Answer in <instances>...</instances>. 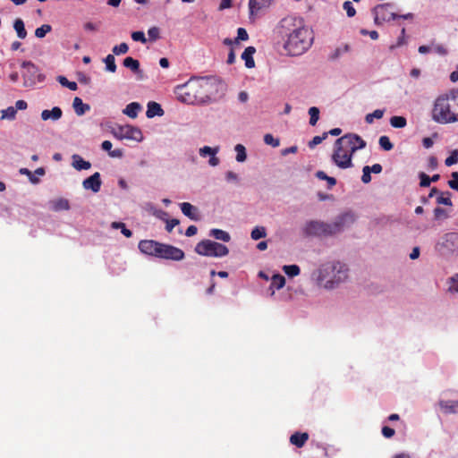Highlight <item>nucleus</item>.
<instances>
[{
    "instance_id": "obj_1",
    "label": "nucleus",
    "mask_w": 458,
    "mask_h": 458,
    "mask_svg": "<svg viewBox=\"0 0 458 458\" xmlns=\"http://www.w3.org/2000/svg\"><path fill=\"white\" fill-rule=\"evenodd\" d=\"M281 27L286 38L284 47L290 55H301L312 46L313 31L305 25L302 18L287 16L281 21Z\"/></svg>"
},
{
    "instance_id": "obj_2",
    "label": "nucleus",
    "mask_w": 458,
    "mask_h": 458,
    "mask_svg": "<svg viewBox=\"0 0 458 458\" xmlns=\"http://www.w3.org/2000/svg\"><path fill=\"white\" fill-rule=\"evenodd\" d=\"M214 84L208 79L190 80L178 86L175 94L179 101L188 105L205 104L211 100V89Z\"/></svg>"
},
{
    "instance_id": "obj_3",
    "label": "nucleus",
    "mask_w": 458,
    "mask_h": 458,
    "mask_svg": "<svg viewBox=\"0 0 458 458\" xmlns=\"http://www.w3.org/2000/svg\"><path fill=\"white\" fill-rule=\"evenodd\" d=\"M431 117L440 124L458 122V89L441 94L435 99Z\"/></svg>"
},
{
    "instance_id": "obj_4",
    "label": "nucleus",
    "mask_w": 458,
    "mask_h": 458,
    "mask_svg": "<svg viewBox=\"0 0 458 458\" xmlns=\"http://www.w3.org/2000/svg\"><path fill=\"white\" fill-rule=\"evenodd\" d=\"M354 216L352 213H344L332 223H325L318 220L306 222L303 233L308 236H332L341 233L346 226L354 222Z\"/></svg>"
},
{
    "instance_id": "obj_5",
    "label": "nucleus",
    "mask_w": 458,
    "mask_h": 458,
    "mask_svg": "<svg viewBox=\"0 0 458 458\" xmlns=\"http://www.w3.org/2000/svg\"><path fill=\"white\" fill-rule=\"evenodd\" d=\"M348 277V268L341 262L328 263L320 269L318 280L325 288L333 289Z\"/></svg>"
},
{
    "instance_id": "obj_6",
    "label": "nucleus",
    "mask_w": 458,
    "mask_h": 458,
    "mask_svg": "<svg viewBox=\"0 0 458 458\" xmlns=\"http://www.w3.org/2000/svg\"><path fill=\"white\" fill-rule=\"evenodd\" d=\"M195 251L201 256L222 258L228 255L229 249L222 243L211 240H202L195 246Z\"/></svg>"
},
{
    "instance_id": "obj_7",
    "label": "nucleus",
    "mask_w": 458,
    "mask_h": 458,
    "mask_svg": "<svg viewBox=\"0 0 458 458\" xmlns=\"http://www.w3.org/2000/svg\"><path fill=\"white\" fill-rule=\"evenodd\" d=\"M24 69L22 72L23 85L31 87L38 82H42L45 76L40 72L39 69L30 61H24L21 64Z\"/></svg>"
},
{
    "instance_id": "obj_8",
    "label": "nucleus",
    "mask_w": 458,
    "mask_h": 458,
    "mask_svg": "<svg viewBox=\"0 0 458 458\" xmlns=\"http://www.w3.org/2000/svg\"><path fill=\"white\" fill-rule=\"evenodd\" d=\"M336 145H343L352 157L357 150L366 147V141L358 134L347 133L336 140Z\"/></svg>"
},
{
    "instance_id": "obj_9",
    "label": "nucleus",
    "mask_w": 458,
    "mask_h": 458,
    "mask_svg": "<svg viewBox=\"0 0 458 458\" xmlns=\"http://www.w3.org/2000/svg\"><path fill=\"white\" fill-rule=\"evenodd\" d=\"M332 161L341 169L350 168L353 165L352 154L343 145H336V141L332 154Z\"/></svg>"
},
{
    "instance_id": "obj_10",
    "label": "nucleus",
    "mask_w": 458,
    "mask_h": 458,
    "mask_svg": "<svg viewBox=\"0 0 458 458\" xmlns=\"http://www.w3.org/2000/svg\"><path fill=\"white\" fill-rule=\"evenodd\" d=\"M114 135L119 140H132L135 141H141L143 135L140 128L132 125L119 126L114 131Z\"/></svg>"
},
{
    "instance_id": "obj_11",
    "label": "nucleus",
    "mask_w": 458,
    "mask_h": 458,
    "mask_svg": "<svg viewBox=\"0 0 458 458\" xmlns=\"http://www.w3.org/2000/svg\"><path fill=\"white\" fill-rule=\"evenodd\" d=\"M185 254L182 250L170 244L160 242L157 258L180 261L183 259Z\"/></svg>"
},
{
    "instance_id": "obj_12",
    "label": "nucleus",
    "mask_w": 458,
    "mask_h": 458,
    "mask_svg": "<svg viewBox=\"0 0 458 458\" xmlns=\"http://www.w3.org/2000/svg\"><path fill=\"white\" fill-rule=\"evenodd\" d=\"M438 246L447 253L458 254V232H451L445 233Z\"/></svg>"
},
{
    "instance_id": "obj_13",
    "label": "nucleus",
    "mask_w": 458,
    "mask_h": 458,
    "mask_svg": "<svg viewBox=\"0 0 458 458\" xmlns=\"http://www.w3.org/2000/svg\"><path fill=\"white\" fill-rule=\"evenodd\" d=\"M387 6H390V4H378L374 8V10H373L374 13H375L374 21H375L376 24H381L385 21L395 20L397 18H403L405 20L413 18V14L411 13H406L404 15H397L394 13H391L388 18H386L385 15H382V17H380V12L383 11Z\"/></svg>"
},
{
    "instance_id": "obj_14",
    "label": "nucleus",
    "mask_w": 458,
    "mask_h": 458,
    "mask_svg": "<svg viewBox=\"0 0 458 458\" xmlns=\"http://www.w3.org/2000/svg\"><path fill=\"white\" fill-rule=\"evenodd\" d=\"M160 246V242L154 241V240H141L139 242V250L149 256H154L157 258L158 248Z\"/></svg>"
},
{
    "instance_id": "obj_15",
    "label": "nucleus",
    "mask_w": 458,
    "mask_h": 458,
    "mask_svg": "<svg viewBox=\"0 0 458 458\" xmlns=\"http://www.w3.org/2000/svg\"><path fill=\"white\" fill-rule=\"evenodd\" d=\"M101 184L102 182L98 172H96L82 182L83 188L86 190H91L94 193L100 191Z\"/></svg>"
},
{
    "instance_id": "obj_16",
    "label": "nucleus",
    "mask_w": 458,
    "mask_h": 458,
    "mask_svg": "<svg viewBox=\"0 0 458 458\" xmlns=\"http://www.w3.org/2000/svg\"><path fill=\"white\" fill-rule=\"evenodd\" d=\"M219 151V148H211L208 146H204L203 148H199V155L202 157H205L207 156H210V159L208 160V164L211 166H216L219 164V158L216 157L217 152Z\"/></svg>"
},
{
    "instance_id": "obj_17",
    "label": "nucleus",
    "mask_w": 458,
    "mask_h": 458,
    "mask_svg": "<svg viewBox=\"0 0 458 458\" xmlns=\"http://www.w3.org/2000/svg\"><path fill=\"white\" fill-rule=\"evenodd\" d=\"M440 410L445 414H455L458 413V401L454 400H440L438 403Z\"/></svg>"
},
{
    "instance_id": "obj_18",
    "label": "nucleus",
    "mask_w": 458,
    "mask_h": 458,
    "mask_svg": "<svg viewBox=\"0 0 458 458\" xmlns=\"http://www.w3.org/2000/svg\"><path fill=\"white\" fill-rule=\"evenodd\" d=\"M182 214L190 219L198 221L199 216L198 215V208L189 202H182L180 204Z\"/></svg>"
},
{
    "instance_id": "obj_19",
    "label": "nucleus",
    "mask_w": 458,
    "mask_h": 458,
    "mask_svg": "<svg viewBox=\"0 0 458 458\" xmlns=\"http://www.w3.org/2000/svg\"><path fill=\"white\" fill-rule=\"evenodd\" d=\"M271 0H250L249 9L250 15L257 14L260 10L267 8L270 5Z\"/></svg>"
},
{
    "instance_id": "obj_20",
    "label": "nucleus",
    "mask_w": 458,
    "mask_h": 458,
    "mask_svg": "<svg viewBox=\"0 0 458 458\" xmlns=\"http://www.w3.org/2000/svg\"><path fill=\"white\" fill-rule=\"evenodd\" d=\"M256 53L254 47H247L242 54V59L245 62V66L249 69L255 67L253 55Z\"/></svg>"
},
{
    "instance_id": "obj_21",
    "label": "nucleus",
    "mask_w": 458,
    "mask_h": 458,
    "mask_svg": "<svg viewBox=\"0 0 458 458\" xmlns=\"http://www.w3.org/2000/svg\"><path fill=\"white\" fill-rule=\"evenodd\" d=\"M63 112L62 109L58 106L53 107L51 110H43L41 113V119L44 121L47 120H53L56 121L59 120L62 117Z\"/></svg>"
},
{
    "instance_id": "obj_22",
    "label": "nucleus",
    "mask_w": 458,
    "mask_h": 458,
    "mask_svg": "<svg viewBox=\"0 0 458 458\" xmlns=\"http://www.w3.org/2000/svg\"><path fill=\"white\" fill-rule=\"evenodd\" d=\"M123 65L131 70L133 72L137 73L140 79L143 78V72L140 69V62L131 56L126 57L123 60Z\"/></svg>"
},
{
    "instance_id": "obj_23",
    "label": "nucleus",
    "mask_w": 458,
    "mask_h": 458,
    "mask_svg": "<svg viewBox=\"0 0 458 458\" xmlns=\"http://www.w3.org/2000/svg\"><path fill=\"white\" fill-rule=\"evenodd\" d=\"M309 439V434L306 432H295L290 437V443L299 448L302 447Z\"/></svg>"
},
{
    "instance_id": "obj_24",
    "label": "nucleus",
    "mask_w": 458,
    "mask_h": 458,
    "mask_svg": "<svg viewBox=\"0 0 458 458\" xmlns=\"http://www.w3.org/2000/svg\"><path fill=\"white\" fill-rule=\"evenodd\" d=\"M72 158V166L78 171L88 170L91 167L90 162L84 160L78 154H74Z\"/></svg>"
},
{
    "instance_id": "obj_25",
    "label": "nucleus",
    "mask_w": 458,
    "mask_h": 458,
    "mask_svg": "<svg viewBox=\"0 0 458 458\" xmlns=\"http://www.w3.org/2000/svg\"><path fill=\"white\" fill-rule=\"evenodd\" d=\"M163 114L164 111L158 103L151 101L148 104V110L146 112L147 117L152 118L156 115L161 116Z\"/></svg>"
},
{
    "instance_id": "obj_26",
    "label": "nucleus",
    "mask_w": 458,
    "mask_h": 458,
    "mask_svg": "<svg viewBox=\"0 0 458 458\" xmlns=\"http://www.w3.org/2000/svg\"><path fill=\"white\" fill-rule=\"evenodd\" d=\"M72 106L77 115H82L90 109L89 105L84 104L79 97H75L73 99Z\"/></svg>"
},
{
    "instance_id": "obj_27",
    "label": "nucleus",
    "mask_w": 458,
    "mask_h": 458,
    "mask_svg": "<svg viewBox=\"0 0 458 458\" xmlns=\"http://www.w3.org/2000/svg\"><path fill=\"white\" fill-rule=\"evenodd\" d=\"M140 110L141 106L138 102H131L126 106L123 112L130 118H136Z\"/></svg>"
},
{
    "instance_id": "obj_28",
    "label": "nucleus",
    "mask_w": 458,
    "mask_h": 458,
    "mask_svg": "<svg viewBox=\"0 0 458 458\" xmlns=\"http://www.w3.org/2000/svg\"><path fill=\"white\" fill-rule=\"evenodd\" d=\"M112 142L110 140H104L101 144L102 149L108 151V154L112 157H122L123 155V152L121 148H115L114 150L112 149Z\"/></svg>"
},
{
    "instance_id": "obj_29",
    "label": "nucleus",
    "mask_w": 458,
    "mask_h": 458,
    "mask_svg": "<svg viewBox=\"0 0 458 458\" xmlns=\"http://www.w3.org/2000/svg\"><path fill=\"white\" fill-rule=\"evenodd\" d=\"M209 236H212L215 239L223 241L225 242H228L231 240V236L227 232L216 228L211 229L209 231Z\"/></svg>"
},
{
    "instance_id": "obj_30",
    "label": "nucleus",
    "mask_w": 458,
    "mask_h": 458,
    "mask_svg": "<svg viewBox=\"0 0 458 458\" xmlns=\"http://www.w3.org/2000/svg\"><path fill=\"white\" fill-rule=\"evenodd\" d=\"M13 29L15 30L19 38L23 39L27 37V30L21 19L18 18L14 21Z\"/></svg>"
},
{
    "instance_id": "obj_31",
    "label": "nucleus",
    "mask_w": 458,
    "mask_h": 458,
    "mask_svg": "<svg viewBox=\"0 0 458 458\" xmlns=\"http://www.w3.org/2000/svg\"><path fill=\"white\" fill-rule=\"evenodd\" d=\"M349 51H350V46L348 44H344L341 47H338L328 55V60L335 61L340 56H342L344 53H347Z\"/></svg>"
},
{
    "instance_id": "obj_32",
    "label": "nucleus",
    "mask_w": 458,
    "mask_h": 458,
    "mask_svg": "<svg viewBox=\"0 0 458 458\" xmlns=\"http://www.w3.org/2000/svg\"><path fill=\"white\" fill-rule=\"evenodd\" d=\"M315 175L319 180L327 181L328 189H332L336 184L335 178L328 176L324 171H318Z\"/></svg>"
},
{
    "instance_id": "obj_33",
    "label": "nucleus",
    "mask_w": 458,
    "mask_h": 458,
    "mask_svg": "<svg viewBox=\"0 0 458 458\" xmlns=\"http://www.w3.org/2000/svg\"><path fill=\"white\" fill-rule=\"evenodd\" d=\"M285 284V278L280 275V274H276V275H274L271 278V285L270 287L271 288H276L277 290L283 288Z\"/></svg>"
},
{
    "instance_id": "obj_34",
    "label": "nucleus",
    "mask_w": 458,
    "mask_h": 458,
    "mask_svg": "<svg viewBox=\"0 0 458 458\" xmlns=\"http://www.w3.org/2000/svg\"><path fill=\"white\" fill-rule=\"evenodd\" d=\"M70 208L69 201L66 199H58L53 202L55 211L68 210Z\"/></svg>"
},
{
    "instance_id": "obj_35",
    "label": "nucleus",
    "mask_w": 458,
    "mask_h": 458,
    "mask_svg": "<svg viewBox=\"0 0 458 458\" xmlns=\"http://www.w3.org/2000/svg\"><path fill=\"white\" fill-rule=\"evenodd\" d=\"M451 193L449 191L440 192L439 196L437 198V203L439 205L452 206L451 200Z\"/></svg>"
},
{
    "instance_id": "obj_36",
    "label": "nucleus",
    "mask_w": 458,
    "mask_h": 458,
    "mask_svg": "<svg viewBox=\"0 0 458 458\" xmlns=\"http://www.w3.org/2000/svg\"><path fill=\"white\" fill-rule=\"evenodd\" d=\"M406 118L403 117V116H393L391 117L390 119V124L394 127V128H403L406 126Z\"/></svg>"
},
{
    "instance_id": "obj_37",
    "label": "nucleus",
    "mask_w": 458,
    "mask_h": 458,
    "mask_svg": "<svg viewBox=\"0 0 458 458\" xmlns=\"http://www.w3.org/2000/svg\"><path fill=\"white\" fill-rule=\"evenodd\" d=\"M253 240L257 241L267 236L266 228L263 226H256L250 233Z\"/></svg>"
},
{
    "instance_id": "obj_38",
    "label": "nucleus",
    "mask_w": 458,
    "mask_h": 458,
    "mask_svg": "<svg viewBox=\"0 0 458 458\" xmlns=\"http://www.w3.org/2000/svg\"><path fill=\"white\" fill-rule=\"evenodd\" d=\"M310 124L315 126L319 119V109L316 106H311L309 109Z\"/></svg>"
},
{
    "instance_id": "obj_39",
    "label": "nucleus",
    "mask_w": 458,
    "mask_h": 458,
    "mask_svg": "<svg viewBox=\"0 0 458 458\" xmlns=\"http://www.w3.org/2000/svg\"><path fill=\"white\" fill-rule=\"evenodd\" d=\"M283 270L291 277L298 276L301 272V269L297 265H285L284 266Z\"/></svg>"
},
{
    "instance_id": "obj_40",
    "label": "nucleus",
    "mask_w": 458,
    "mask_h": 458,
    "mask_svg": "<svg viewBox=\"0 0 458 458\" xmlns=\"http://www.w3.org/2000/svg\"><path fill=\"white\" fill-rule=\"evenodd\" d=\"M104 62L106 64V70L111 72H115L116 71V64H115V59L113 55H107L106 57L104 59Z\"/></svg>"
},
{
    "instance_id": "obj_41",
    "label": "nucleus",
    "mask_w": 458,
    "mask_h": 458,
    "mask_svg": "<svg viewBox=\"0 0 458 458\" xmlns=\"http://www.w3.org/2000/svg\"><path fill=\"white\" fill-rule=\"evenodd\" d=\"M235 151H236V160L238 162H243L246 160V157H247L246 149L243 145L237 144L235 146Z\"/></svg>"
},
{
    "instance_id": "obj_42",
    "label": "nucleus",
    "mask_w": 458,
    "mask_h": 458,
    "mask_svg": "<svg viewBox=\"0 0 458 458\" xmlns=\"http://www.w3.org/2000/svg\"><path fill=\"white\" fill-rule=\"evenodd\" d=\"M1 119L13 120L16 116V109L13 106H9L4 110H2Z\"/></svg>"
},
{
    "instance_id": "obj_43",
    "label": "nucleus",
    "mask_w": 458,
    "mask_h": 458,
    "mask_svg": "<svg viewBox=\"0 0 458 458\" xmlns=\"http://www.w3.org/2000/svg\"><path fill=\"white\" fill-rule=\"evenodd\" d=\"M52 30V27L48 24H43L39 28L36 29L35 30V36L37 38H42L46 36L47 33L50 32Z\"/></svg>"
},
{
    "instance_id": "obj_44",
    "label": "nucleus",
    "mask_w": 458,
    "mask_h": 458,
    "mask_svg": "<svg viewBox=\"0 0 458 458\" xmlns=\"http://www.w3.org/2000/svg\"><path fill=\"white\" fill-rule=\"evenodd\" d=\"M58 81L64 87H67L71 90H76L78 89L77 83L75 81H70L64 76H59Z\"/></svg>"
},
{
    "instance_id": "obj_45",
    "label": "nucleus",
    "mask_w": 458,
    "mask_h": 458,
    "mask_svg": "<svg viewBox=\"0 0 458 458\" xmlns=\"http://www.w3.org/2000/svg\"><path fill=\"white\" fill-rule=\"evenodd\" d=\"M378 143H379V146L384 150H386V151L391 150L394 147L387 136H381L379 138Z\"/></svg>"
},
{
    "instance_id": "obj_46",
    "label": "nucleus",
    "mask_w": 458,
    "mask_h": 458,
    "mask_svg": "<svg viewBox=\"0 0 458 458\" xmlns=\"http://www.w3.org/2000/svg\"><path fill=\"white\" fill-rule=\"evenodd\" d=\"M384 111L380 109L375 110L371 114H368L365 117V120L368 123H373L374 118L376 119H381L383 117Z\"/></svg>"
},
{
    "instance_id": "obj_47",
    "label": "nucleus",
    "mask_w": 458,
    "mask_h": 458,
    "mask_svg": "<svg viewBox=\"0 0 458 458\" xmlns=\"http://www.w3.org/2000/svg\"><path fill=\"white\" fill-rule=\"evenodd\" d=\"M328 136V132H324L320 136H315L313 139L309 142V148H313L317 145L320 144L323 140H325Z\"/></svg>"
},
{
    "instance_id": "obj_48",
    "label": "nucleus",
    "mask_w": 458,
    "mask_h": 458,
    "mask_svg": "<svg viewBox=\"0 0 458 458\" xmlns=\"http://www.w3.org/2000/svg\"><path fill=\"white\" fill-rule=\"evenodd\" d=\"M458 162V149H454L451 152V155L445 160L446 166H451Z\"/></svg>"
},
{
    "instance_id": "obj_49",
    "label": "nucleus",
    "mask_w": 458,
    "mask_h": 458,
    "mask_svg": "<svg viewBox=\"0 0 458 458\" xmlns=\"http://www.w3.org/2000/svg\"><path fill=\"white\" fill-rule=\"evenodd\" d=\"M343 8L348 17H353L356 14V10L351 1H345L343 4Z\"/></svg>"
},
{
    "instance_id": "obj_50",
    "label": "nucleus",
    "mask_w": 458,
    "mask_h": 458,
    "mask_svg": "<svg viewBox=\"0 0 458 458\" xmlns=\"http://www.w3.org/2000/svg\"><path fill=\"white\" fill-rule=\"evenodd\" d=\"M128 50H129V47L126 43H121L113 47V53L117 55H124L128 52Z\"/></svg>"
},
{
    "instance_id": "obj_51",
    "label": "nucleus",
    "mask_w": 458,
    "mask_h": 458,
    "mask_svg": "<svg viewBox=\"0 0 458 458\" xmlns=\"http://www.w3.org/2000/svg\"><path fill=\"white\" fill-rule=\"evenodd\" d=\"M264 142L267 145H270L274 148L278 147L280 144V141L278 139L274 138V136L270 133H267L264 136Z\"/></svg>"
},
{
    "instance_id": "obj_52",
    "label": "nucleus",
    "mask_w": 458,
    "mask_h": 458,
    "mask_svg": "<svg viewBox=\"0 0 458 458\" xmlns=\"http://www.w3.org/2000/svg\"><path fill=\"white\" fill-rule=\"evenodd\" d=\"M148 36L150 41H156L160 37V31L157 27H151L148 30Z\"/></svg>"
},
{
    "instance_id": "obj_53",
    "label": "nucleus",
    "mask_w": 458,
    "mask_h": 458,
    "mask_svg": "<svg viewBox=\"0 0 458 458\" xmlns=\"http://www.w3.org/2000/svg\"><path fill=\"white\" fill-rule=\"evenodd\" d=\"M249 38V35L245 29L239 28L237 30V37L234 38V42L238 43L240 40L245 41Z\"/></svg>"
},
{
    "instance_id": "obj_54",
    "label": "nucleus",
    "mask_w": 458,
    "mask_h": 458,
    "mask_svg": "<svg viewBox=\"0 0 458 458\" xmlns=\"http://www.w3.org/2000/svg\"><path fill=\"white\" fill-rule=\"evenodd\" d=\"M361 182L366 184L371 182V172L369 169V165H365L362 168Z\"/></svg>"
},
{
    "instance_id": "obj_55",
    "label": "nucleus",
    "mask_w": 458,
    "mask_h": 458,
    "mask_svg": "<svg viewBox=\"0 0 458 458\" xmlns=\"http://www.w3.org/2000/svg\"><path fill=\"white\" fill-rule=\"evenodd\" d=\"M419 177H420V187H428L431 183V180H430V177L426 174L425 173L421 172L420 174H419Z\"/></svg>"
},
{
    "instance_id": "obj_56",
    "label": "nucleus",
    "mask_w": 458,
    "mask_h": 458,
    "mask_svg": "<svg viewBox=\"0 0 458 458\" xmlns=\"http://www.w3.org/2000/svg\"><path fill=\"white\" fill-rule=\"evenodd\" d=\"M448 290L451 293H458V275H455L454 276L450 278V284Z\"/></svg>"
},
{
    "instance_id": "obj_57",
    "label": "nucleus",
    "mask_w": 458,
    "mask_h": 458,
    "mask_svg": "<svg viewBox=\"0 0 458 458\" xmlns=\"http://www.w3.org/2000/svg\"><path fill=\"white\" fill-rule=\"evenodd\" d=\"M131 38L134 40V41H139V42H141L143 44H145L147 42V38L145 37V34L143 31H134L131 33Z\"/></svg>"
},
{
    "instance_id": "obj_58",
    "label": "nucleus",
    "mask_w": 458,
    "mask_h": 458,
    "mask_svg": "<svg viewBox=\"0 0 458 458\" xmlns=\"http://www.w3.org/2000/svg\"><path fill=\"white\" fill-rule=\"evenodd\" d=\"M434 216L436 219L439 220V219H445L448 216H447L445 209L437 207L434 209Z\"/></svg>"
},
{
    "instance_id": "obj_59",
    "label": "nucleus",
    "mask_w": 458,
    "mask_h": 458,
    "mask_svg": "<svg viewBox=\"0 0 458 458\" xmlns=\"http://www.w3.org/2000/svg\"><path fill=\"white\" fill-rule=\"evenodd\" d=\"M451 189L458 191V172L452 173V179L448 182Z\"/></svg>"
},
{
    "instance_id": "obj_60",
    "label": "nucleus",
    "mask_w": 458,
    "mask_h": 458,
    "mask_svg": "<svg viewBox=\"0 0 458 458\" xmlns=\"http://www.w3.org/2000/svg\"><path fill=\"white\" fill-rule=\"evenodd\" d=\"M165 230L168 232V233H171L174 229V226L178 225L180 224V221L176 218H173V219H165Z\"/></svg>"
},
{
    "instance_id": "obj_61",
    "label": "nucleus",
    "mask_w": 458,
    "mask_h": 458,
    "mask_svg": "<svg viewBox=\"0 0 458 458\" xmlns=\"http://www.w3.org/2000/svg\"><path fill=\"white\" fill-rule=\"evenodd\" d=\"M394 429L390 427L384 426L382 428V435L386 438H391L392 437H394Z\"/></svg>"
},
{
    "instance_id": "obj_62",
    "label": "nucleus",
    "mask_w": 458,
    "mask_h": 458,
    "mask_svg": "<svg viewBox=\"0 0 458 458\" xmlns=\"http://www.w3.org/2000/svg\"><path fill=\"white\" fill-rule=\"evenodd\" d=\"M198 232V228L195 225H190L185 232V235L188 237H191L195 235Z\"/></svg>"
},
{
    "instance_id": "obj_63",
    "label": "nucleus",
    "mask_w": 458,
    "mask_h": 458,
    "mask_svg": "<svg viewBox=\"0 0 458 458\" xmlns=\"http://www.w3.org/2000/svg\"><path fill=\"white\" fill-rule=\"evenodd\" d=\"M28 107V104L24 100H18L15 103V109L17 110H25Z\"/></svg>"
},
{
    "instance_id": "obj_64",
    "label": "nucleus",
    "mask_w": 458,
    "mask_h": 458,
    "mask_svg": "<svg viewBox=\"0 0 458 458\" xmlns=\"http://www.w3.org/2000/svg\"><path fill=\"white\" fill-rule=\"evenodd\" d=\"M369 169L370 170L371 173L380 174L382 172L383 167L380 164H374L371 166L369 165Z\"/></svg>"
}]
</instances>
